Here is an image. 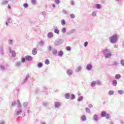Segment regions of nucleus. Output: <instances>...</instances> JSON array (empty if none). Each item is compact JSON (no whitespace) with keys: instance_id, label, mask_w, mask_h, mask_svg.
Wrapping results in <instances>:
<instances>
[{"instance_id":"obj_1","label":"nucleus","mask_w":124,"mask_h":124,"mask_svg":"<svg viewBox=\"0 0 124 124\" xmlns=\"http://www.w3.org/2000/svg\"><path fill=\"white\" fill-rule=\"evenodd\" d=\"M118 38H119V37L118 36V34H114L109 37V41L110 43L114 44L116 43L117 41H118Z\"/></svg>"},{"instance_id":"obj_2","label":"nucleus","mask_w":124,"mask_h":124,"mask_svg":"<svg viewBox=\"0 0 124 124\" xmlns=\"http://www.w3.org/2000/svg\"><path fill=\"white\" fill-rule=\"evenodd\" d=\"M103 52L106 59H109L112 56V54L110 52V50L107 48L103 49Z\"/></svg>"},{"instance_id":"obj_3","label":"nucleus","mask_w":124,"mask_h":124,"mask_svg":"<svg viewBox=\"0 0 124 124\" xmlns=\"http://www.w3.org/2000/svg\"><path fill=\"white\" fill-rule=\"evenodd\" d=\"M63 39H59L54 42V45L55 46H59V45H61V44H62L63 43Z\"/></svg>"},{"instance_id":"obj_4","label":"nucleus","mask_w":124,"mask_h":124,"mask_svg":"<svg viewBox=\"0 0 124 124\" xmlns=\"http://www.w3.org/2000/svg\"><path fill=\"white\" fill-rule=\"evenodd\" d=\"M9 51L10 54H11L12 55V58H14L15 57H16V52H15V51L11 49V47H9Z\"/></svg>"},{"instance_id":"obj_5","label":"nucleus","mask_w":124,"mask_h":124,"mask_svg":"<svg viewBox=\"0 0 124 124\" xmlns=\"http://www.w3.org/2000/svg\"><path fill=\"white\" fill-rule=\"evenodd\" d=\"M66 74L68 76H72L73 75V70L71 69H68L66 70Z\"/></svg>"},{"instance_id":"obj_6","label":"nucleus","mask_w":124,"mask_h":124,"mask_svg":"<svg viewBox=\"0 0 124 124\" xmlns=\"http://www.w3.org/2000/svg\"><path fill=\"white\" fill-rule=\"evenodd\" d=\"M10 24H11V17H8L6 21L5 22V25L6 27H8V26L10 25Z\"/></svg>"},{"instance_id":"obj_7","label":"nucleus","mask_w":124,"mask_h":124,"mask_svg":"<svg viewBox=\"0 0 124 124\" xmlns=\"http://www.w3.org/2000/svg\"><path fill=\"white\" fill-rule=\"evenodd\" d=\"M54 106L55 108L59 109L61 107V103L59 102H55L54 104Z\"/></svg>"},{"instance_id":"obj_8","label":"nucleus","mask_w":124,"mask_h":124,"mask_svg":"<svg viewBox=\"0 0 124 124\" xmlns=\"http://www.w3.org/2000/svg\"><path fill=\"white\" fill-rule=\"evenodd\" d=\"M54 32L57 34L60 33V31L58 29V27L56 26H53Z\"/></svg>"},{"instance_id":"obj_9","label":"nucleus","mask_w":124,"mask_h":124,"mask_svg":"<svg viewBox=\"0 0 124 124\" xmlns=\"http://www.w3.org/2000/svg\"><path fill=\"white\" fill-rule=\"evenodd\" d=\"M93 120L94 122L97 123L98 122V115L97 114H94L93 117Z\"/></svg>"},{"instance_id":"obj_10","label":"nucleus","mask_w":124,"mask_h":124,"mask_svg":"<svg viewBox=\"0 0 124 124\" xmlns=\"http://www.w3.org/2000/svg\"><path fill=\"white\" fill-rule=\"evenodd\" d=\"M23 112V111L22 110V109L19 108L17 110V109L16 110V116H20V115H21V114H22V112Z\"/></svg>"},{"instance_id":"obj_11","label":"nucleus","mask_w":124,"mask_h":124,"mask_svg":"<svg viewBox=\"0 0 124 124\" xmlns=\"http://www.w3.org/2000/svg\"><path fill=\"white\" fill-rule=\"evenodd\" d=\"M29 78H30V74H27L26 75V76L24 80L22 82V84H25V83H26V82H27V81H28V79H29Z\"/></svg>"},{"instance_id":"obj_12","label":"nucleus","mask_w":124,"mask_h":124,"mask_svg":"<svg viewBox=\"0 0 124 124\" xmlns=\"http://www.w3.org/2000/svg\"><path fill=\"white\" fill-rule=\"evenodd\" d=\"M86 69L88 71L92 70V69H93V65L91 64H88L86 65Z\"/></svg>"},{"instance_id":"obj_13","label":"nucleus","mask_w":124,"mask_h":124,"mask_svg":"<svg viewBox=\"0 0 124 124\" xmlns=\"http://www.w3.org/2000/svg\"><path fill=\"white\" fill-rule=\"evenodd\" d=\"M21 65H22V63L20 61H17L15 63V66L16 67H21Z\"/></svg>"},{"instance_id":"obj_14","label":"nucleus","mask_w":124,"mask_h":124,"mask_svg":"<svg viewBox=\"0 0 124 124\" xmlns=\"http://www.w3.org/2000/svg\"><path fill=\"white\" fill-rule=\"evenodd\" d=\"M75 29H72L66 32V34H67V35H70V34H72V33L75 32Z\"/></svg>"},{"instance_id":"obj_15","label":"nucleus","mask_w":124,"mask_h":124,"mask_svg":"<svg viewBox=\"0 0 124 124\" xmlns=\"http://www.w3.org/2000/svg\"><path fill=\"white\" fill-rule=\"evenodd\" d=\"M25 59L26 61H28V62H31V61H32V57L31 56L27 55L25 56Z\"/></svg>"},{"instance_id":"obj_16","label":"nucleus","mask_w":124,"mask_h":124,"mask_svg":"<svg viewBox=\"0 0 124 124\" xmlns=\"http://www.w3.org/2000/svg\"><path fill=\"white\" fill-rule=\"evenodd\" d=\"M52 52L53 55H54V56H56L57 54H58V50L56 48H53L52 49Z\"/></svg>"},{"instance_id":"obj_17","label":"nucleus","mask_w":124,"mask_h":124,"mask_svg":"<svg viewBox=\"0 0 124 124\" xmlns=\"http://www.w3.org/2000/svg\"><path fill=\"white\" fill-rule=\"evenodd\" d=\"M54 37V34L52 32H49L47 34V37L48 38H52V37Z\"/></svg>"},{"instance_id":"obj_18","label":"nucleus","mask_w":124,"mask_h":124,"mask_svg":"<svg viewBox=\"0 0 124 124\" xmlns=\"http://www.w3.org/2000/svg\"><path fill=\"white\" fill-rule=\"evenodd\" d=\"M80 120L82 121V122H85L87 120V117H86V115H83L80 117Z\"/></svg>"},{"instance_id":"obj_19","label":"nucleus","mask_w":124,"mask_h":124,"mask_svg":"<svg viewBox=\"0 0 124 124\" xmlns=\"http://www.w3.org/2000/svg\"><path fill=\"white\" fill-rule=\"evenodd\" d=\"M112 85L114 87H116V86H117V85H118V81H117V80L116 79H114L113 80H112Z\"/></svg>"},{"instance_id":"obj_20","label":"nucleus","mask_w":124,"mask_h":124,"mask_svg":"<svg viewBox=\"0 0 124 124\" xmlns=\"http://www.w3.org/2000/svg\"><path fill=\"white\" fill-rule=\"evenodd\" d=\"M66 99H69L70 98V94L69 93H66L64 94Z\"/></svg>"},{"instance_id":"obj_21","label":"nucleus","mask_w":124,"mask_h":124,"mask_svg":"<svg viewBox=\"0 0 124 124\" xmlns=\"http://www.w3.org/2000/svg\"><path fill=\"white\" fill-rule=\"evenodd\" d=\"M32 54L34 55H36L37 54V49L36 48L33 49L32 51Z\"/></svg>"},{"instance_id":"obj_22","label":"nucleus","mask_w":124,"mask_h":124,"mask_svg":"<svg viewBox=\"0 0 124 124\" xmlns=\"http://www.w3.org/2000/svg\"><path fill=\"white\" fill-rule=\"evenodd\" d=\"M63 55V51H62V50H60L59 51L58 54V56H59V57H62V56Z\"/></svg>"},{"instance_id":"obj_23","label":"nucleus","mask_w":124,"mask_h":124,"mask_svg":"<svg viewBox=\"0 0 124 124\" xmlns=\"http://www.w3.org/2000/svg\"><path fill=\"white\" fill-rule=\"evenodd\" d=\"M81 70H82V67H81V66H79L76 69V72H80V71H81Z\"/></svg>"},{"instance_id":"obj_24","label":"nucleus","mask_w":124,"mask_h":124,"mask_svg":"<svg viewBox=\"0 0 124 124\" xmlns=\"http://www.w3.org/2000/svg\"><path fill=\"white\" fill-rule=\"evenodd\" d=\"M105 116H106V111H102L101 113V117H102V118H104Z\"/></svg>"},{"instance_id":"obj_25","label":"nucleus","mask_w":124,"mask_h":124,"mask_svg":"<svg viewBox=\"0 0 124 124\" xmlns=\"http://www.w3.org/2000/svg\"><path fill=\"white\" fill-rule=\"evenodd\" d=\"M43 66V63L41 62H39V63H38L37 64V67H38V68H41V67H42Z\"/></svg>"},{"instance_id":"obj_26","label":"nucleus","mask_w":124,"mask_h":124,"mask_svg":"<svg viewBox=\"0 0 124 124\" xmlns=\"http://www.w3.org/2000/svg\"><path fill=\"white\" fill-rule=\"evenodd\" d=\"M95 85H96V82L95 81H93L91 83V86L92 87H95Z\"/></svg>"},{"instance_id":"obj_27","label":"nucleus","mask_w":124,"mask_h":124,"mask_svg":"<svg viewBox=\"0 0 124 124\" xmlns=\"http://www.w3.org/2000/svg\"><path fill=\"white\" fill-rule=\"evenodd\" d=\"M83 99H84V97L80 96L78 98V102H81Z\"/></svg>"},{"instance_id":"obj_28","label":"nucleus","mask_w":124,"mask_h":124,"mask_svg":"<svg viewBox=\"0 0 124 124\" xmlns=\"http://www.w3.org/2000/svg\"><path fill=\"white\" fill-rule=\"evenodd\" d=\"M85 111L87 114H91V109L89 108H85Z\"/></svg>"},{"instance_id":"obj_29","label":"nucleus","mask_w":124,"mask_h":124,"mask_svg":"<svg viewBox=\"0 0 124 124\" xmlns=\"http://www.w3.org/2000/svg\"><path fill=\"white\" fill-rule=\"evenodd\" d=\"M95 7L97 9H101V5L100 4H96L95 5Z\"/></svg>"},{"instance_id":"obj_30","label":"nucleus","mask_w":124,"mask_h":124,"mask_svg":"<svg viewBox=\"0 0 124 124\" xmlns=\"http://www.w3.org/2000/svg\"><path fill=\"white\" fill-rule=\"evenodd\" d=\"M8 3V0H2L1 2L2 5H4V4H7Z\"/></svg>"},{"instance_id":"obj_31","label":"nucleus","mask_w":124,"mask_h":124,"mask_svg":"<svg viewBox=\"0 0 124 124\" xmlns=\"http://www.w3.org/2000/svg\"><path fill=\"white\" fill-rule=\"evenodd\" d=\"M121 77H122V76H121V75L120 74H116L115 76V79H120V78H121Z\"/></svg>"},{"instance_id":"obj_32","label":"nucleus","mask_w":124,"mask_h":124,"mask_svg":"<svg viewBox=\"0 0 124 124\" xmlns=\"http://www.w3.org/2000/svg\"><path fill=\"white\" fill-rule=\"evenodd\" d=\"M0 54L1 55H4V53H3V47H2V46L0 47Z\"/></svg>"},{"instance_id":"obj_33","label":"nucleus","mask_w":124,"mask_h":124,"mask_svg":"<svg viewBox=\"0 0 124 124\" xmlns=\"http://www.w3.org/2000/svg\"><path fill=\"white\" fill-rule=\"evenodd\" d=\"M117 92L118 93H119V94H121V95H122V94H124V90H118V91H117Z\"/></svg>"},{"instance_id":"obj_34","label":"nucleus","mask_w":124,"mask_h":124,"mask_svg":"<svg viewBox=\"0 0 124 124\" xmlns=\"http://www.w3.org/2000/svg\"><path fill=\"white\" fill-rule=\"evenodd\" d=\"M45 64H46V65H48V64H50V61H49L48 59H46L45 61Z\"/></svg>"},{"instance_id":"obj_35","label":"nucleus","mask_w":124,"mask_h":124,"mask_svg":"<svg viewBox=\"0 0 124 124\" xmlns=\"http://www.w3.org/2000/svg\"><path fill=\"white\" fill-rule=\"evenodd\" d=\"M17 107L18 108H21V102H20V100H17Z\"/></svg>"},{"instance_id":"obj_36","label":"nucleus","mask_w":124,"mask_h":124,"mask_svg":"<svg viewBox=\"0 0 124 124\" xmlns=\"http://www.w3.org/2000/svg\"><path fill=\"white\" fill-rule=\"evenodd\" d=\"M39 45H40V46H44V42H43V41H41L40 42H39Z\"/></svg>"},{"instance_id":"obj_37","label":"nucleus","mask_w":124,"mask_h":124,"mask_svg":"<svg viewBox=\"0 0 124 124\" xmlns=\"http://www.w3.org/2000/svg\"><path fill=\"white\" fill-rule=\"evenodd\" d=\"M112 65L113 66H118V62L117 61H114Z\"/></svg>"},{"instance_id":"obj_38","label":"nucleus","mask_w":124,"mask_h":124,"mask_svg":"<svg viewBox=\"0 0 124 124\" xmlns=\"http://www.w3.org/2000/svg\"><path fill=\"white\" fill-rule=\"evenodd\" d=\"M62 33H65V32H66V28H63L62 29Z\"/></svg>"},{"instance_id":"obj_39","label":"nucleus","mask_w":124,"mask_h":124,"mask_svg":"<svg viewBox=\"0 0 124 124\" xmlns=\"http://www.w3.org/2000/svg\"><path fill=\"white\" fill-rule=\"evenodd\" d=\"M43 105L44 106V107H48V106H49V103L47 102H45L43 104Z\"/></svg>"},{"instance_id":"obj_40","label":"nucleus","mask_w":124,"mask_h":124,"mask_svg":"<svg viewBox=\"0 0 124 124\" xmlns=\"http://www.w3.org/2000/svg\"><path fill=\"white\" fill-rule=\"evenodd\" d=\"M61 25H62V26H64L65 25V20L64 19H62L61 20Z\"/></svg>"},{"instance_id":"obj_41","label":"nucleus","mask_w":124,"mask_h":124,"mask_svg":"<svg viewBox=\"0 0 124 124\" xmlns=\"http://www.w3.org/2000/svg\"><path fill=\"white\" fill-rule=\"evenodd\" d=\"M70 98L72 100H73V99H75V95L74 94H71Z\"/></svg>"},{"instance_id":"obj_42","label":"nucleus","mask_w":124,"mask_h":124,"mask_svg":"<svg viewBox=\"0 0 124 124\" xmlns=\"http://www.w3.org/2000/svg\"><path fill=\"white\" fill-rule=\"evenodd\" d=\"M96 84L98 85V86H100L101 85V81L100 80H96Z\"/></svg>"},{"instance_id":"obj_43","label":"nucleus","mask_w":124,"mask_h":124,"mask_svg":"<svg viewBox=\"0 0 124 124\" xmlns=\"http://www.w3.org/2000/svg\"><path fill=\"white\" fill-rule=\"evenodd\" d=\"M0 70H2V71H3V70L5 69V67H4V66L1 65H0Z\"/></svg>"},{"instance_id":"obj_44","label":"nucleus","mask_w":124,"mask_h":124,"mask_svg":"<svg viewBox=\"0 0 124 124\" xmlns=\"http://www.w3.org/2000/svg\"><path fill=\"white\" fill-rule=\"evenodd\" d=\"M28 106V102H25L23 103V107L24 108H27V107Z\"/></svg>"},{"instance_id":"obj_45","label":"nucleus","mask_w":124,"mask_h":124,"mask_svg":"<svg viewBox=\"0 0 124 124\" xmlns=\"http://www.w3.org/2000/svg\"><path fill=\"white\" fill-rule=\"evenodd\" d=\"M23 7L25 8H28V7H29V4L27 3H25L23 4Z\"/></svg>"},{"instance_id":"obj_46","label":"nucleus","mask_w":124,"mask_h":124,"mask_svg":"<svg viewBox=\"0 0 124 124\" xmlns=\"http://www.w3.org/2000/svg\"><path fill=\"white\" fill-rule=\"evenodd\" d=\"M108 94H109V95H113V94H114V91L110 90L108 92Z\"/></svg>"},{"instance_id":"obj_47","label":"nucleus","mask_w":124,"mask_h":124,"mask_svg":"<svg viewBox=\"0 0 124 124\" xmlns=\"http://www.w3.org/2000/svg\"><path fill=\"white\" fill-rule=\"evenodd\" d=\"M92 16H93V17H95V16H96V12H93L92 14Z\"/></svg>"},{"instance_id":"obj_48","label":"nucleus","mask_w":124,"mask_h":124,"mask_svg":"<svg viewBox=\"0 0 124 124\" xmlns=\"http://www.w3.org/2000/svg\"><path fill=\"white\" fill-rule=\"evenodd\" d=\"M54 2L56 4H60V3H61V1H60V0H55Z\"/></svg>"},{"instance_id":"obj_49","label":"nucleus","mask_w":124,"mask_h":124,"mask_svg":"<svg viewBox=\"0 0 124 124\" xmlns=\"http://www.w3.org/2000/svg\"><path fill=\"white\" fill-rule=\"evenodd\" d=\"M31 2L32 4L34 5L36 3V0H31Z\"/></svg>"},{"instance_id":"obj_50","label":"nucleus","mask_w":124,"mask_h":124,"mask_svg":"<svg viewBox=\"0 0 124 124\" xmlns=\"http://www.w3.org/2000/svg\"><path fill=\"white\" fill-rule=\"evenodd\" d=\"M120 63L122 66H124V60H121L120 61Z\"/></svg>"},{"instance_id":"obj_51","label":"nucleus","mask_w":124,"mask_h":124,"mask_svg":"<svg viewBox=\"0 0 124 124\" xmlns=\"http://www.w3.org/2000/svg\"><path fill=\"white\" fill-rule=\"evenodd\" d=\"M62 12L63 14H64V15H66L68 13L67 11H66L65 10H62Z\"/></svg>"},{"instance_id":"obj_52","label":"nucleus","mask_w":124,"mask_h":124,"mask_svg":"<svg viewBox=\"0 0 124 124\" xmlns=\"http://www.w3.org/2000/svg\"><path fill=\"white\" fill-rule=\"evenodd\" d=\"M26 62V57L21 58V63H24Z\"/></svg>"},{"instance_id":"obj_53","label":"nucleus","mask_w":124,"mask_h":124,"mask_svg":"<svg viewBox=\"0 0 124 124\" xmlns=\"http://www.w3.org/2000/svg\"><path fill=\"white\" fill-rule=\"evenodd\" d=\"M16 101H14V102H12V106L13 107H15V106H16Z\"/></svg>"},{"instance_id":"obj_54","label":"nucleus","mask_w":124,"mask_h":124,"mask_svg":"<svg viewBox=\"0 0 124 124\" xmlns=\"http://www.w3.org/2000/svg\"><path fill=\"white\" fill-rule=\"evenodd\" d=\"M70 17L72 18V19H74V18H75V15L74 14H71Z\"/></svg>"},{"instance_id":"obj_55","label":"nucleus","mask_w":124,"mask_h":124,"mask_svg":"<svg viewBox=\"0 0 124 124\" xmlns=\"http://www.w3.org/2000/svg\"><path fill=\"white\" fill-rule=\"evenodd\" d=\"M66 50L67 51H70L71 50V47H70L69 46H68L66 47Z\"/></svg>"},{"instance_id":"obj_56","label":"nucleus","mask_w":124,"mask_h":124,"mask_svg":"<svg viewBox=\"0 0 124 124\" xmlns=\"http://www.w3.org/2000/svg\"><path fill=\"white\" fill-rule=\"evenodd\" d=\"M88 44H89V43L88 42H84V47H87V46H88Z\"/></svg>"},{"instance_id":"obj_57","label":"nucleus","mask_w":124,"mask_h":124,"mask_svg":"<svg viewBox=\"0 0 124 124\" xmlns=\"http://www.w3.org/2000/svg\"><path fill=\"white\" fill-rule=\"evenodd\" d=\"M8 42H9V44L11 45V44H12V43L13 42V40H8Z\"/></svg>"},{"instance_id":"obj_58","label":"nucleus","mask_w":124,"mask_h":124,"mask_svg":"<svg viewBox=\"0 0 124 124\" xmlns=\"http://www.w3.org/2000/svg\"><path fill=\"white\" fill-rule=\"evenodd\" d=\"M47 49L48 50V51H52V46H48L47 47Z\"/></svg>"},{"instance_id":"obj_59","label":"nucleus","mask_w":124,"mask_h":124,"mask_svg":"<svg viewBox=\"0 0 124 124\" xmlns=\"http://www.w3.org/2000/svg\"><path fill=\"white\" fill-rule=\"evenodd\" d=\"M70 4L71 5H74V1L73 0H71L70 1Z\"/></svg>"},{"instance_id":"obj_60","label":"nucleus","mask_w":124,"mask_h":124,"mask_svg":"<svg viewBox=\"0 0 124 124\" xmlns=\"http://www.w3.org/2000/svg\"><path fill=\"white\" fill-rule=\"evenodd\" d=\"M42 15H43L44 17H45V15H46V12H45V11H44V12H43L42 13Z\"/></svg>"},{"instance_id":"obj_61","label":"nucleus","mask_w":124,"mask_h":124,"mask_svg":"<svg viewBox=\"0 0 124 124\" xmlns=\"http://www.w3.org/2000/svg\"><path fill=\"white\" fill-rule=\"evenodd\" d=\"M106 119H109V114H106Z\"/></svg>"},{"instance_id":"obj_62","label":"nucleus","mask_w":124,"mask_h":124,"mask_svg":"<svg viewBox=\"0 0 124 124\" xmlns=\"http://www.w3.org/2000/svg\"><path fill=\"white\" fill-rule=\"evenodd\" d=\"M88 108H93V105H92V104L88 105Z\"/></svg>"},{"instance_id":"obj_63","label":"nucleus","mask_w":124,"mask_h":124,"mask_svg":"<svg viewBox=\"0 0 124 124\" xmlns=\"http://www.w3.org/2000/svg\"><path fill=\"white\" fill-rule=\"evenodd\" d=\"M101 3H103V4L105 3V0H101Z\"/></svg>"},{"instance_id":"obj_64","label":"nucleus","mask_w":124,"mask_h":124,"mask_svg":"<svg viewBox=\"0 0 124 124\" xmlns=\"http://www.w3.org/2000/svg\"><path fill=\"white\" fill-rule=\"evenodd\" d=\"M0 124H4V121H0Z\"/></svg>"}]
</instances>
